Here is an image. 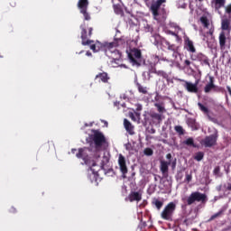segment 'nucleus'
Instances as JSON below:
<instances>
[{
  "label": "nucleus",
  "instance_id": "obj_16",
  "mask_svg": "<svg viewBox=\"0 0 231 231\" xmlns=\"http://www.w3.org/2000/svg\"><path fill=\"white\" fill-rule=\"evenodd\" d=\"M182 81L185 82L184 88L185 89H187L189 93H198L199 91L198 84H199V80H197L195 83H190L185 80H182Z\"/></svg>",
  "mask_w": 231,
  "mask_h": 231
},
{
  "label": "nucleus",
  "instance_id": "obj_23",
  "mask_svg": "<svg viewBox=\"0 0 231 231\" xmlns=\"http://www.w3.org/2000/svg\"><path fill=\"white\" fill-rule=\"evenodd\" d=\"M198 59H199V62H201V64H204L205 66H208V68H210V61L208 60V57L200 53L198 55Z\"/></svg>",
  "mask_w": 231,
  "mask_h": 231
},
{
  "label": "nucleus",
  "instance_id": "obj_9",
  "mask_svg": "<svg viewBox=\"0 0 231 231\" xmlns=\"http://www.w3.org/2000/svg\"><path fill=\"white\" fill-rule=\"evenodd\" d=\"M89 6L88 0H79L78 8L79 9L80 14H82L85 21H91V15L88 13V7Z\"/></svg>",
  "mask_w": 231,
  "mask_h": 231
},
{
  "label": "nucleus",
  "instance_id": "obj_46",
  "mask_svg": "<svg viewBox=\"0 0 231 231\" xmlns=\"http://www.w3.org/2000/svg\"><path fill=\"white\" fill-rule=\"evenodd\" d=\"M143 106L142 105H137L136 111H142Z\"/></svg>",
  "mask_w": 231,
  "mask_h": 231
},
{
  "label": "nucleus",
  "instance_id": "obj_35",
  "mask_svg": "<svg viewBox=\"0 0 231 231\" xmlns=\"http://www.w3.org/2000/svg\"><path fill=\"white\" fill-rule=\"evenodd\" d=\"M155 75H158V77H162V79H169V74L163 70H156Z\"/></svg>",
  "mask_w": 231,
  "mask_h": 231
},
{
  "label": "nucleus",
  "instance_id": "obj_49",
  "mask_svg": "<svg viewBox=\"0 0 231 231\" xmlns=\"http://www.w3.org/2000/svg\"><path fill=\"white\" fill-rule=\"evenodd\" d=\"M150 133H152V134H154V133H156V130H155L154 128H152V129L150 130Z\"/></svg>",
  "mask_w": 231,
  "mask_h": 231
},
{
  "label": "nucleus",
  "instance_id": "obj_32",
  "mask_svg": "<svg viewBox=\"0 0 231 231\" xmlns=\"http://www.w3.org/2000/svg\"><path fill=\"white\" fill-rule=\"evenodd\" d=\"M223 6H225V0H215L216 10H219V8H223Z\"/></svg>",
  "mask_w": 231,
  "mask_h": 231
},
{
  "label": "nucleus",
  "instance_id": "obj_42",
  "mask_svg": "<svg viewBox=\"0 0 231 231\" xmlns=\"http://www.w3.org/2000/svg\"><path fill=\"white\" fill-rule=\"evenodd\" d=\"M168 33H169L170 35H172L173 37H177V39L180 38V36L178 35V33H176V32H172V31H169Z\"/></svg>",
  "mask_w": 231,
  "mask_h": 231
},
{
  "label": "nucleus",
  "instance_id": "obj_8",
  "mask_svg": "<svg viewBox=\"0 0 231 231\" xmlns=\"http://www.w3.org/2000/svg\"><path fill=\"white\" fill-rule=\"evenodd\" d=\"M218 42L220 50H226L231 46V35L230 32H220L218 36Z\"/></svg>",
  "mask_w": 231,
  "mask_h": 231
},
{
  "label": "nucleus",
  "instance_id": "obj_59",
  "mask_svg": "<svg viewBox=\"0 0 231 231\" xmlns=\"http://www.w3.org/2000/svg\"><path fill=\"white\" fill-rule=\"evenodd\" d=\"M106 160L107 162H109V159H107V157H106Z\"/></svg>",
  "mask_w": 231,
  "mask_h": 231
},
{
  "label": "nucleus",
  "instance_id": "obj_15",
  "mask_svg": "<svg viewBox=\"0 0 231 231\" xmlns=\"http://www.w3.org/2000/svg\"><path fill=\"white\" fill-rule=\"evenodd\" d=\"M163 3H167V0H157L156 2L152 4L151 10H152V15H154V17H158L160 15V13H159L160 6H162V5H163Z\"/></svg>",
  "mask_w": 231,
  "mask_h": 231
},
{
  "label": "nucleus",
  "instance_id": "obj_25",
  "mask_svg": "<svg viewBox=\"0 0 231 231\" xmlns=\"http://www.w3.org/2000/svg\"><path fill=\"white\" fill-rule=\"evenodd\" d=\"M154 107H156L159 115H163V113H167V109L163 106V103H154Z\"/></svg>",
  "mask_w": 231,
  "mask_h": 231
},
{
  "label": "nucleus",
  "instance_id": "obj_52",
  "mask_svg": "<svg viewBox=\"0 0 231 231\" xmlns=\"http://www.w3.org/2000/svg\"><path fill=\"white\" fill-rule=\"evenodd\" d=\"M227 190H231V184H228Z\"/></svg>",
  "mask_w": 231,
  "mask_h": 231
},
{
  "label": "nucleus",
  "instance_id": "obj_44",
  "mask_svg": "<svg viewBox=\"0 0 231 231\" xmlns=\"http://www.w3.org/2000/svg\"><path fill=\"white\" fill-rule=\"evenodd\" d=\"M166 158H167V160H170V162H171V158H172V154L167 153V154H166Z\"/></svg>",
  "mask_w": 231,
  "mask_h": 231
},
{
  "label": "nucleus",
  "instance_id": "obj_21",
  "mask_svg": "<svg viewBox=\"0 0 231 231\" xmlns=\"http://www.w3.org/2000/svg\"><path fill=\"white\" fill-rule=\"evenodd\" d=\"M124 125H125V131L128 134H130L131 135L134 134V126L133 125V124H131L129 120L124 119Z\"/></svg>",
  "mask_w": 231,
  "mask_h": 231
},
{
  "label": "nucleus",
  "instance_id": "obj_20",
  "mask_svg": "<svg viewBox=\"0 0 231 231\" xmlns=\"http://www.w3.org/2000/svg\"><path fill=\"white\" fill-rule=\"evenodd\" d=\"M214 88H216V84H214V77L210 76L209 82L204 87V92L208 94L210 91H214Z\"/></svg>",
  "mask_w": 231,
  "mask_h": 231
},
{
  "label": "nucleus",
  "instance_id": "obj_17",
  "mask_svg": "<svg viewBox=\"0 0 231 231\" xmlns=\"http://www.w3.org/2000/svg\"><path fill=\"white\" fill-rule=\"evenodd\" d=\"M169 165H171V161H161L160 171L163 178H169Z\"/></svg>",
  "mask_w": 231,
  "mask_h": 231
},
{
  "label": "nucleus",
  "instance_id": "obj_47",
  "mask_svg": "<svg viewBox=\"0 0 231 231\" xmlns=\"http://www.w3.org/2000/svg\"><path fill=\"white\" fill-rule=\"evenodd\" d=\"M209 35H214V29H209V32H208Z\"/></svg>",
  "mask_w": 231,
  "mask_h": 231
},
{
  "label": "nucleus",
  "instance_id": "obj_11",
  "mask_svg": "<svg viewBox=\"0 0 231 231\" xmlns=\"http://www.w3.org/2000/svg\"><path fill=\"white\" fill-rule=\"evenodd\" d=\"M118 165L123 178H127V172H129V170L127 169V162L125 161V157L122 155V153H120L118 156Z\"/></svg>",
  "mask_w": 231,
  "mask_h": 231
},
{
  "label": "nucleus",
  "instance_id": "obj_54",
  "mask_svg": "<svg viewBox=\"0 0 231 231\" xmlns=\"http://www.w3.org/2000/svg\"><path fill=\"white\" fill-rule=\"evenodd\" d=\"M196 1H199V3H203V1L205 0H196Z\"/></svg>",
  "mask_w": 231,
  "mask_h": 231
},
{
  "label": "nucleus",
  "instance_id": "obj_53",
  "mask_svg": "<svg viewBox=\"0 0 231 231\" xmlns=\"http://www.w3.org/2000/svg\"><path fill=\"white\" fill-rule=\"evenodd\" d=\"M185 6H187V5H186V4H183V5H181V8H185Z\"/></svg>",
  "mask_w": 231,
  "mask_h": 231
},
{
  "label": "nucleus",
  "instance_id": "obj_12",
  "mask_svg": "<svg viewBox=\"0 0 231 231\" xmlns=\"http://www.w3.org/2000/svg\"><path fill=\"white\" fill-rule=\"evenodd\" d=\"M221 32H225L226 33L231 32V18H228L226 15L221 18Z\"/></svg>",
  "mask_w": 231,
  "mask_h": 231
},
{
  "label": "nucleus",
  "instance_id": "obj_29",
  "mask_svg": "<svg viewBox=\"0 0 231 231\" xmlns=\"http://www.w3.org/2000/svg\"><path fill=\"white\" fill-rule=\"evenodd\" d=\"M152 203L156 207L157 210H161L162 207H163V201L159 200L158 199H154Z\"/></svg>",
  "mask_w": 231,
  "mask_h": 231
},
{
  "label": "nucleus",
  "instance_id": "obj_4",
  "mask_svg": "<svg viewBox=\"0 0 231 231\" xmlns=\"http://www.w3.org/2000/svg\"><path fill=\"white\" fill-rule=\"evenodd\" d=\"M182 201L187 205H194V203H206L207 194L201 193L199 191L191 192L188 198H183Z\"/></svg>",
  "mask_w": 231,
  "mask_h": 231
},
{
  "label": "nucleus",
  "instance_id": "obj_2",
  "mask_svg": "<svg viewBox=\"0 0 231 231\" xmlns=\"http://www.w3.org/2000/svg\"><path fill=\"white\" fill-rule=\"evenodd\" d=\"M91 152V148H79V152L76 154L77 158H81L85 165H88L92 172H97L95 167H97V160L100 158V154L96 152L93 157L88 155Z\"/></svg>",
  "mask_w": 231,
  "mask_h": 231
},
{
  "label": "nucleus",
  "instance_id": "obj_19",
  "mask_svg": "<svg viewBox=\"0 0 231 231\" xmlns=\"http://www.w3.org/2000/svg\"><path fill=\"white\" fill-rule=\"evenodd\" d=\"M186 124L188 127H190L191 131H198V129H199V124H198L194 118H188Z\"/></svg>",
  "mask_w": 231,
  "mask_h": 231
},
{
  "label": "nucleus",
  "instance_id": "obj_31",
  "mask_svg": "<svg viewBox=\"0 0 231 231\" xmlns=\"http://www.w3.org/2000/svg\"><path fill=\"white\" fill-rule=\"evenodd\" d=\"M136 86L139 93H143V95H147V93H149L147 91V87H143L140 83H137Z\"/></svg>",
  "mask_w": 231,
  "mask_h": 231
},
{
  "label": "nucleus",
  "instance_id": "obj_6",
  "mask_svg": "<svg viewBox=\"0 0 231 231\" xmlns=\"http://www.w3.org/2000/svg\"><path fill=\"white\" fill-rule=\"evenodd\" d=\"M163 117L162 114H158L154 111H151L148 115H144V122L150 125H158L162 124Z\"/></svg>",
  "mask_w": 231,
  "mask_h": 231
},
{
  "label": "nucleus",
  "instance_id": "obj_22",
  "mask_svg": "<svg viewBox=\"0 0 231 231\" xmlns=\"http://www.w3.org/2000/svg\"><path fill=\"white\" fill-rule=\"evenodd\" d=\"M185 46L188 51L190 53H196V47H194V42L190 39L187 38L185 40Z\"/></svg>",
  "mask_w": 231,
  "mask_h": 231
},
{
  "label": "nucleus",
  "instance_id": "obj_7",
  "mask_svg": "<svg viewBox=\"0 0 231 231\" xmlns=\"http://www.w3.org/2000/svg\"><path fill=\"white\" fill-rule=\"evenodd\" d=\"M217 138H219V134L217 133V130L214 132V134L206 136L201 141V145L204 147H214L215 145H217Z\"/></svg>",
  "mask_w": 231,
  "mask_h": 231
},
{
  "label": "nucleus",
  "instance_id": "obj_13",
  "mask_svg": "<svg viewBox=\"0 0 231 231\" xmlns=\"http://www.w3.org/2000/svg\"><path fill=\"white\" fill-rule=\"evenodd\" d=\"M125 201H130V203L136 201L137 203H140V201H142V191H131L125 199Z\"/></svg>",
  "mask_w": 231,
  "mask_h": 231
},
{
  "label": "nucleus",
  "instance_id": "obj_39",
  "mask_svg": "<svg viewBox=\"0 0 231 231\" xmlns=\"http://www.w3.org/2000/svg\"><path fill=\"white\" fill-rule=\"evenodd\" d=\"M226 14L228 15L227 18L231 19V4L226 7Z\"/></svg>",
  "mask_w": 231,
  "mask_h": 231
},
{
  "label": "nucleus",
  "instance_id": "obj_10",
  "mask_svg": "<svg viewBox=\"0 0 231 231\" xmlns=\"http://www.w3.org/2000/svg\"><path fill=\"white\" fill-rule=\"evenodd\" d=\"M128 59L130 62L133 64V66H141L140 61H138V59H142V51L140 49H133L128 53Z\"/></svg>",
  "mask_w": 231,
  "mask_h": 231
},
{
  "label": "nucleus",
  "instance_id": "obj_1",
  "mask_svg": "<svg viewBox=\"0 0 231 231\" xmlns=\"http://www.w3.org/2000/svg\"><path fill=\"white\" fill-rule=\"evenodd\" d=\"M80 39L82 46H89L90 50L93 51V53H98V51H112L113 48H116L118 46V42L122 41V39H115L112 42H100L98 41L90 40L93 35V27H88L86 23H83L80 26Z\"/></svg>",
  "mask_w": 231,
  "mask_h": 231
},
{
  "label": "nucleus",
  "instance_id": "obj_55",
  "mask_svg": "<svg viewBox=\"0 0 231 231\" xmlns=\"http://www.w3.org/2000/svg\"><path fill=\"white\" fill-rule=\"evenodd\" d=\"M73 153H75V152L77 151V149H72L71 150Z\"/></svg>",
  "mask_w": 231,
  "mask_h": 231
},
{
  "label": "nucleus",
  "instance_id": "obj_37",
  "mask_svg": "<svg viewBox=\"0 0 231 231\" xmlns=\"http://www.w3.org/2000/svg\"><path fill=\"white\" fill-rule=\"evenodd\" d=\"M143 153L145 156H152L154 154V152L151 148H145Z\"/></svg>",
  "mask_w": 231,
  "mask_h": 231
},
{
  "label": "nucleus",
  "instance_id": "obj_60",
  "mask_svg": "<svg viewBox=\"0 0 231 231\" xmlns=\"http://www.w3.org/2000/svg\"><path fill=\"white\" fill-rule=\"evenodd\" d=\"M105 124L107 125V122H105Z\"/></svg>",
  "mask_w": 231,
  "mask_h": 231
},
{
  "label": "nucleus",
  "instance_id": "obj_50",
  "mask_svg": "<svg viewBox=\"0 0 231 231\" xmlns=\"http://www.w3.org/2000/svg\"><path fill=\"white\" fill-rule=\"evenodd\" d=\"M178 178H179V180H182L183 175H180V173H178Z\"/></svg>",
  "mask_w": 231,
  "mask_h": 231
},
{
  "label": "nucleus",
  "instance_id": "obj_18",
  "mask_svg": "<svg viewBox=\"0 0 231 231\" xmlns=\"http://www.w3.org/2000/svg\"><path fill=\"white\" fill-rule=\"evenodd\" d=\"M199 110L206 115L210 122H216V118L210 116V110L201 103H198Z\"/></svg>",
  "mask_w": 231,
  "mask_h": 231
},
{
  "label": "nucleus",
  "instance_id": "obj_40",
  "mask_svg": "<svg viewBox=\"0 0 231 231\" xmlns=\"http://www.w3.org/2000/svg\"><path fill=\"white\" fill-rule=\"evenodd\" d=\"M184 181H185L186 183H190V181H192V174L187 173Z\"/></svg>",
  "mask_w": 231,
  "mask_h": 231
},
{
  "label": "nucleus",
  "instance_id": "obj_48",
  "mask_svg": "<svg viewBox=\"0 0 231 231\" xmlns=\"http://www.w3.org/2000/svg\"><path fill=\"white\" fill-rule=\"evenodd\" d=\"M86 55H87L88 57H92L93 54L91 53V51H87Z\"/></svg>",
  "mask_w": 231,
  "mask_h": 231
},
{
  "label": "nucleus",
  "instance_id": "obj_26",
  "mask_svg": "<svg viewBox=\"0 0 231 231\" xmlns=\"http://www.w3.org/2000/svg\"><path fill=\"white\" fill-rule=\"evenodd\" d=\"M113 8H114L115 14H116V15H124V10L122 9V5H114Z\"/></svg>",
  "mask_w": 231,
  "mask_h": 231
},
{
  "label": "nucleus",
  "instance_id": "obj_3",
  "mask_svg": "<svg viewBox=\"0 0 231 231\" xmlns=\"http://www.w3.org/2000/svg\"><path fill=\"white\" fill-rule=\"evenodd\" d=\"M92 142H94L96 151H100V149H106L108 147L109 143L106 138V135L98 130H92Z\"/></svg>",
  "mask_w": 231,
  "mask_h": 231
},
{
  "label": "nucleus",
  "instance_id": "obj_58",
  "mask_svg": "<svg viewBox=\"0 0 231 231\" xmlns=\"http://www.w3.org/2000/svg\"><path fill=\"white\" fill-rule=\"evenodd\" d=\"M136 116H140V114L136 113Z\"/></svg>",
  "mask_w": 231,
  "mask_h": 231
},
{
  "label": "nucleus",
  "instance_id": "obj_5",
  "mask_svg": "<svg viewBox=\"0 0 231 231\" xmlns=\"http://www.w3.org/2000/svg\"><path fill=\"white\" fill-rule=\"evenodd\" d=\"M174 212H176V203L170 202L162 211L161 217L165 221H172V216H174Z\"/></svg>",
  "mask_w": 231,
  "mask_h": 231
},
{
  "label": "nucleus",
  "instance_id": "obj_34",
  "mask_svg": "<svg viewBox=\"0 0 231 231\" xmlns=\"http://www.w3.org/2000/svg\"><path fill=\"white\" fill-rule=\"evenodd\" d=\"M174 130L176 131V133H178V134H180V136H183V134H185V130L181 125H176L174 127Z\"/></svg>",
  "mask_w": 231,
  "mask_h": 231
},
{
  "label": "nucleus",
  "instance_id": "obj_33",
  "mask_svg": "<svg viewBox=\"0 0 231 231\" xmlns=\"http://www.w3.org/2000/svg\"><path fill=\"white\" fill-rule=\"evenodd\" d=\"M203 158H205V153L203 152H198L195 153L194 160H196V162H201Z\"/></svg>",
  "mask_w": 231,
  "mask_h": 231
},
{
  "label": "nucleus",
  "instance_id": "obj_57",
  "mask_svg": "<svg viewBox=\"0 0 231 231\" xmlns=\"http://www.w3.org/2000/svg\"><path fill=\"white\" fill-rule=\"evenodd\" d=\"M155 100L158 101V97H155Z\"/></svg>",
  "mask_w": 231,
  "mask_h": 231
},
{
  "label": "nucleus",
  "instance_id": "obj_38",
  "mask_svg": "<svg viewBox=\"0 0 231 231\" xmlns=\"http://www.w3.org/2000/svg\"><path fill=\"white\" fill-rule=\"evenodd\" d=\"M221 214H223V211H218L217 213L212 215L210 217V218L208 219V221H214V219L219 217V216H221Z\"/></svg>",
  "mask_w": 231,
  "mask_h": 231
},
{
  "label": "nucleus",
  "instance_id": "obj_30",
  "mask_svg": "<svg viewBox=\"0 0 231 231\" xmlns=\"http://www.w3.org/2000/svg\"><path fill=\"white\" fill-rule=\"evenodd\" d=\"M200 23L203 24L204 28H208V26H210V22L207 16L200 17Z\"/></svg>",
  "mask_w": 231,
  "mask_h": 231
},
{
  "label": "nucleus",
  "instance_id": "obj_24",
  "mask_svg": "<svg viewBox=\"0 0 231 231\" xmlns=\"http://www.w3.org/2000/svg\"><path fill=\"white\" fill-rule=\"evenodd\" d=\"M166 44L168 46V50L170 51H173L172 57H174V59H177V57H178V47H176V45H174V44H171L169 42H167Z\"/></svg>",
  "mask_w": 231,
  "mask_h": 231
},
{
  "label": "nucleus",
  "instance_id": "obj_27",
  "mask_svg": "<svg viewBox=\"0 0 231 231\" xmlns=\"http://www.w3.org/2000/svg\"><path fill=\"white\" fill-rule=\"evenodd\" d=\"M156 64H153V63H151L149 66H148V76H149V79H151V74L154 73L156 74Z\"/></svg>",
  "mask_w": 231,
  "mask_h": 231
},
{
  "label": "nucleus",
  "instance_id": "obj_43",
  "mask_svg": "<svg viewBox=\"0 0 231 231\" xmlns=\"http://www.w3.org/2000/svg\"><path fill=\"white\" fill-rule=\"evenodd\" d=\"M171 168L176 169V159H174V161L171 162Z\"/></svg>",
  "mask_w": 231,
  "mask_h": 231
},
{
  "label": "nucleus",
  "instance_id": "obj_28",
  "mask_svg": "<svg viewBox=\"0 0 231 231\" xmlns=\"http://www.w3.org/2000/svg\"><path fill=\"white\" fill-rule=\"evenodd\" d=\"M184 145H188V147H196V144L194 143V138L189 137L185 141H183Z\"/></svg>",
  "mask_w": 231,
  "mask_h": 231
},
{
  "label": "nucleus",
  "instance_id": "obj_56",
  "mask_svg": "<svg viewBox=\"0 0 231 231\" xmlns=\"http://www.w3.org/2000/svg\"><path fill=\"white\" fill-rule=\"evenodd\" d=\"M154 44H155V46L158 45V42H155Z\"/></svg>",
  "mask_w": 231,
  "mask_h": 231
},
{
  "label": "nucleus",
  "instance_id": "obj_14",
  "mask_svg": "<svg viewBox=\"0 0 231 231\" xmlns=\"http://www.w3.org/2000/svg\"><path fill=\"white\" fill-rule=\"evenodd\" d=\"M95 80L99 84H109V80H111V78L109 77V74H107V72L103 71L96 75Z\"/></svg>",
  "mask_w": 231,
  "mask_h": 231
},
{
  "label": "nucleus",
  "instance_id": "obj_41",
  "mask_svg": "<svg viewBox=\"0 0 231 231\" xmlns=\"http://www.w3.org/2000/svg\"><path fill=\"white\" fill-rule=\"evenodd\" d=\"M219 172H221V168L219 166L215 167L213 174H215V176H219Z\"/></svg>",
  "mask_w": 231,
  "mask_h": 231
},
{
  "label": "nucleus",
  "instance_id": "obj_45",
  "mask_svg": "<svg viewBox=\"0 0 231 231\" xmlns=\"http://www.w3.org/2000/svg\"><path fill=\"white\" fill-rule=\"evenodd\" d=\"M184 64L185 66H190V60H184Z\"/></svg>",
  "mask_w": 231,
  "mask_h": 231
},
{
  "label": "nucleus",
  "instance_id": "obj_51",
  "mask_svg": "<svg viewBox=\"0 0 231 231\" xmlns=\"http://www.w3.org/2000/svg\"><path fill=\"white\" fill-rule=\"evenodd\" d=\"M11 212H17V209H15V208H11Z\"/></svg>",
  "mask_w": 231,
  "mask_h": 231
},
{
  "label": "nucleus",
  "instance_id": "obj_36",
  "mask_svg": "<svg viewBox=\"0 0 231 231\" xmlns=\"http://www.w3.org/2000/svg\"><path fill=\"white\" fill-rule=\"evenodd\" d=\"M213 91L215 93H225V88L223 87H217L215 85V88H213Z\"/></svg>",
  "mask_w": 231,
  "mask_h": 231
}]
</instances>
